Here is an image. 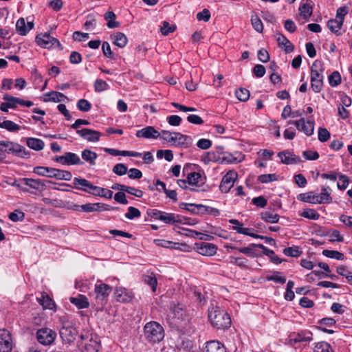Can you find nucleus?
<instances>
[{
  "mask_svg": "<svg viewBox=\"0 0 352 352\" xmlns=\"http://www.w3.org/2000/svg\"><path fill=\"white\" fill-rule=\"evenodd\" d=\"M208 318L212 327L217 329H225L230 327L231 318L230 315L218 306L212 307L208 311Z\"/></svg>",
  "mask_w": 352,
  "mask_h": 352,
  "instance_id": "nucleus-1",
  "label": "nucleus"
},
{
  "mask_svg": "<svg viewBox=\"0 0 352 352\" xmlns=\"http://www.w3.org/2000/svg\"><path fill=\"white\" fill-rule=\"evenodd\" d=\"M205 183V178L199 173L191 172L188 174L186 179L177 180V184L183 189H189L191 191L199 192Z\"/></svg>",
  "mask_w": 352,
  "mask_h": 352,
  "instance_id": "nucleus-2",
  "label": "nucleus"
},
{
  "mask_svg": "<svg viewBox=\"0 0 352 352\" xmlns=\"http://www.w3.org/2000/svg\"><path fill=\"white\" fill-rule=\"evenodd\" d=\"M324 67L321 61L316 60L311 68V87L315 93L321 91L323 86Z\"/></svg>",
  "mask_w": 352,
  "mask_h": 352,
  "instance_id": "nucleus-3",
  "label": "nucleus"
},
{
  "mask_svg": "<svg viewBox=\"0 0 352 352\" xmlns=\"http://www.w3.org/2000/svg\"><path fill=\"white\" fill-rule=\"evenodd\" d=\"M144 333L146 340L151 343L159 342L164 337L163 327L155 321L149 322L145 324Z\"/></svg>",
  "mask_w": 352,
  "mask_h": 352,
  "instance_id": "nucleus-4",
  "label": "nucleus"
},
{
  "mask_svg": "<svg viewBox=\"0 0 352 352\" xmlns=\"http://www.w3.org/2000/svg\"><path fill=\"white\" fill-rule=\"evenodd\" d=\"M0 149H3L5 155L11 154L14 156L28 159L30 157L29 151L21 144L11 141L0 140Z\"/></svg>",
  "mask_w": 352,
  "mask_h": 352,
  "instance_id": "nucleus-5",
  "label": "nucleus"
},
{
  "mask_svg": "<svg viewBox=\"0 0 352 352\" xmlns=\"http://www.w3.org/2000/svg\"><path fill=\"white\" fill-rule=\"evenodd\" d=\"M59 334L63 342L70 344L75 340L78 331L73 322L64 317L61 319Z\"/></svg>",
  "mask_w": 352,
  "mask_h": 352,
  "instance_id": "nucleus-6",
  "label": "nucleus"
},
{
  "mask_svg": "<svg viewBox=\"0 0 352 352\" xmlns=\"http://www.w3.org/2000/svg\"><path fill=\"white\" fill-rule=\"evenodd\" d=\"M151 218L160 221L166 224L173 225L182 221L179 219V214L169 213L157 209H148L146 212Z\"/></svg>",
  "mask_w": 352,
  "mask_h": 352,
  "instance_id": "nucleus-7",
  "label": "nucleus"
},
{
  "mask_svg": "<svg viewBox=\"0 0 352 352\" xmlns=\"http://www.w3.org/2000/svg\"><path fill=\"white\" fill-rule=\"evenodd\" d=\"M78 346L82 352H99L100 344L96 336L86 333L80 336Z\"/></svg>",
  "mask_w": 352,
  "mask_h": 352,
  "instance_id": "nucleus-8",
  "label": "nucleus"
},
{
  "mask_svg": "<svg viewBox=\"0 0 352 352\" xmlns=\"http://www.w3.org/2000/svg\"><path fill=\"white\" fill-rule=\"evenodd\" d=\"M348 12L349 10L347 7H340L337 10L336 18L330 19L327 22V27L329 29L338 36L342 34L340 29L343 25L344 16Z\"/></svg>",
  "mask_w": 352,
  "mask_h": 352,
  "instance_id": "nucleus-9",
  "label": "nucleus"
},
{
  "mask_svg": "<svg viewBox=\"0 0 352 352\" xmlns=\"http://www.w3.org/2000/svg\"><path fill=\"white\" fill-rule=\"evenodd\" d=\"M94 292L98 305L100 307H103L107 302L108 296L111 292V287L104 283L96 284L95 285Z\"/></svg>",
  "mask_w": 352,
  "mask_h": 352,
  "instance_id": "nucleus-10",
  "label": "nucleus"
},
{
  "mask_svg": "<svg viewBox=\"0 0 352 352\" xmlns=\"http://www.w3.org/2000/svg\"><path fill=\"white\" fill-rule=\"evenodd\" d=\"M56 336V331L46 327L38 329L36 333L37 341L44 346L52 344L54 342Z\"/></svg>",
  "mask_w": 352,
  "mask_h": 352,
  "instance_id": "nucleus-11",
  "label": "nucleus"
},
{
  "mask_svg": "<svg viewBox=\"0 0 352 352\" xmlns=\"http://www.w3.org/2000/svg\"><path fill=\"white\" fill-rule=\"evenodd\" d=\"M54 161L67 166L83 164V162L80 160V157L72 152H67L63 155L56 156L54 158Z\"/></svg>",
  "mask_w": 352,
  "mask_h": 352,
  "instance_id": "nucleus-12",
  "label": "nucleus"
},
{
  "mask_svg": "<svg viewBox=\"0 0 352 352\" xmlns=\"http://www.w3.org/2000/svg\"><path fill=\"white\" fill-rule=\"evenodd\" d=\"M289 124H294L300 131H302L306 135L310 136L314 131V122L300 118L298 120H289Z\"/></svg>",
  "mask_w": 352,
  "mask_h": 352,
  "instance_id": "nucleus-13",
  "label": "nucleus"
},
{
  "mask_svg": "<svg viewBox=\"0 0 352 352\" xmlns=\"http://www.w3.org/2000/svg\"><path fill=\"white\" fill-rule=\"evenodd\" d=\"M195 249L203 256H210L217 253V247L213 243L200 241L195 243Z\"/></svg>",
  "mask_w": 352,
  "mask_h": 352,
  "instance_id": "nucleus-14",
  "label": "nucleus"
},
{
  "mask_svg": "<svg viewBox=\"0 0 352 352\" xmlns=\"http://www.w3.org/2000/svg\"><path fill=\"white\" fill-rule=\"evenodd\" d=\"M237 178V173L234 171L228 172L222 178L219 185V190L221 192L227 193L234 186Z\"/></svg>",
  "mask_w": 352,
  "mask_h": 352,
  "instance_id": "nucleus-15",
  "label": "nucleus"
},
{
  "mask_svg": "<svg viewBox=\"0 0 352 352\" xmlns=\"http://www.w3.org/2000/svg\"><path fill=\"white\" fill-rule=\"evenodd\" d=\"M12 349V341L10 332L0 329V352H10Z\"/></svg>",
  "mask_w": 352,
  "mask_h": 352,
  "instance_id": "nucleus-16",
  "label": "nucleus"
},
{
  "mask_svg": "<svg viewBox=\"0 0 352 352\" xmlns=\"http://www.w3.org/2000/svg\"><path fill=\"white\" fill-rule=\"evenodd\" d=\"M312 333L307 330H302L297 333L294 332L289 336V340L292 343L309 342L313 340Z\"/></svg>",
  "mask_w": 352,
  "mask_h": 352,
  "instance_id": "nucleus-17",
  "label": "nucleus"
},
{
  "mask_svg": "<svg viewBox=\"0 0 352 352\" xmlns=\"http://www.w3.org/2000/svg\"><path fill=\"white\" fill-rule=\"evenodd\" d=\"M3 99L6 102L1 104L0 109L3 112H8V109H16L21 102V98L12 96L8 94L3 95Z\"/></svg>",
  "mask_w": 352,
  "mask_h": 352,
  "instance_id": "nucleus-18",
  "label": "nucleus"
},
{
  "mask_svg": "<svg viewBox=\"0 0 352 352\" xmlns=\"http://www.w3.org/2000/svg\"><path fill=\"white\" fill-rule=\"evenodd\" d=\"M278 156L280 159L281 162L285 164H295L302 162L298 156L294 155L289 150L279 152Z\"/></svg>",
  "mask_w": 352,
  "mask_h": 352,
  "instance_id": "nucleus-19",
  "label": "nucleus"
},
{
  "mask_svg": "<svg viewBox=\"0 0 352 352\" xmlns=\"http://www.w3.org/2000/svg\"><path fill=\"white\" fill-rule=\"evenodd\" d=\"M76 133L81 138L90 142H96L99 141L101 133L99 131L89 129H82L77 130Z\"/></svg>",
  "mask_w": 352,
  "mask_h": 352,
  "instance_id": "nucleus-20",
  "label": "nucleus"
},
{
  "mask_svg": "<svg viewBox=\"0 0 352 352\" xmlns=\"http://www.w3.org/2000/svg\"><path fill=\"white\" fill-rule=\"evenodd\" d=\"M137 138H144L146 139H157L160 138V132L156 130L152 126H146L136 132Z\"/></svg>",
  "mask_w": 352,
  "mask_h": 352,
  "instance_id": "nucleus-21",
  "label": "nucleus"
},
{
  "mask_svg": "<svg viewBox=\"0 0 352 352\" xmlns=\"http://www.w3.org/2000/svg\"><path fill=\"white\" fill-rule=\"evenodd\" d=\"M36 41L42 47H50L55 43L59 44L58 39L52 37L49 34H41L36 36Z\"/></svg>",
  "mask_w": 352,
  "mask_h": 352,
  "instance_id": "nucleus-22",
  "label": "nucleus"
},
{
  "mask_svg": "<svg viewBox=\"0 0 352 352\" xmlns=\"http://www.w3.org/2000/svg\"><path fill=\"white\" fill-rule=\"evenodd\" d=\"M73 185L76 189L90 194L91 193V190L94 186L89 181L80 177H74L73 180Z\"/></svg>",
  "mask_w": 352,
  "mask_h": 352,
  "instance_id": "nucleus-23",
  "label": "nucleus"
},
{
  "mask_svg": "<svg viewBox=\"0 0 352 352\" xmlns=\"http://www.w3.org/2000/svg\"><path fill=\"white\" fill-rule=\"evenodd\" d=\"M114 295L116 300L120 302H128L133 298V293L124 287H116Z\"/></svg>",
  "mask_w": 352,
  "mask_h": 352,
  "instance_id": "nucleus-24",
  "label": "nucleus"
},
{
  "mask_svg": "<svg viewBox=\"0 0 352 352\" xmlns=\"http://www.w3.org/2000/svg\"><path fill=\"white\" fill-rule=\"evenodd\" d=\"M175 140V146L182 148H188L190 147L193 142L192 138L190 136L184 135L178 132Z\"/></svg>",
  "mask_w": 352,
  "mask_h": 352,
  "instance_id": "nucleus-25",
  "label": "nucleus"
},
{
  "mask_svg": "<svg viewBox=\"0 0 352 352\" xmlns=\"http://www.w3.org/2000/svg\"><path fill=\"white\" fill-rule=\"evenodd\" d=\"M205 352H226V347L218 340H210L206 343Z\"/></svg>",
  "mask_w": 352,
  "mask_h": 352,
  "instance_id": "nucleus-26",
  "label": "nucleus"
},
{
  "mask_svg": "<svg viewBox=\"0 0 352 352\" xmlns=\"http://www.w3.org/2000/svg\"><path fill=\"white\" fill-rule=\"evenodd\" d=\"M252 246H257V248L261 249L263 250V254L270 258L271 261L273 263L276 264H279L282 262V260L277 255H276L275 252L273 250L268 249L264 245L261 243H252Z\"/></svg>",
  "mask_w": 352,
  "mask_h": 352,
  "instance_id": "nucleus-27",
  "label": "nucleus"
},
{
  "mask_svg": "<svg viewBox=\"0 0 352 352\" xmlns=\"http://www.w3.org/2000/svg\"><path fill=\"white\" fill-rule=\"evenodd\" d=\"M111 38L113 41V43L119 47H124L126 46L128 39L126 36L122 32H116L111 35Z\"/></svg>",
  "mask_w": 352,
  "mask_h": 352,
  "instance_id": "nucleus-28",
  "label": "nucleus"
},
{
  "mask_svg": "<svg viewBox=\"0 0 352 352\" xmlns=\"http://www.w3.org/2000/svg\"><path fill=\"white\" fill-rule=\"evenodd\" d=\"M177 132H170L166 130H162L160 132V138L170 146H175L176 136Z\"/></svg>",
  "mask_w": 352,
  "mask_h": 352,
  "instance_id": "nucleus-29",
  "label": "nucleus"
},
{
  "mask_svg": "<svg viewBox=\"0 0 352 352\" xmlns=\"http://www.w3.org/2000/svg\"><path fill=\"white\" fill-rule=\"evenodd\" d=\"M276 41L279 46H282L286 53L292 52L294 47L291 42L282 34H278Z\"/></svg>",
  "mask_w": 352,
  "mask_h": 352,
  "instance_id": "nucleus-30",
  "label": "nucleus"
},
{
  "mask_svg": "<svg viewBox=\"0 0 352 352\" xmlns=\"http://www.w3.org/2000/svg\"><path fill=\"white\" fill-rule=\"evenodd\" d=\"M64 98H67V97L62 93L58 92V91H50L48 93H46L44 95L43 101L47 102H61L64 100Z\"/></svg>",
  "mask_w": 352,
  "mask_h": 352,
  "instance_id": "nucleus-31",
  "label": "nucleus"
},
{
  "mask_svg": "<svg viewBox=\"0 0 352 352\" xmlns=\"http://www.w3.org/2000/svg\"><path fill=\"white\" fill-rule=\"evenodd\" d=\"M26 144L29 148L36 151L43 150L45 146V143L42 140L35 138H28Z\"/></svg>",
  "mask_w": 352,
  "mask_h": 352,
  "instance_id": "nucleus-32",
  "label": "nucleus"
},
{
  "mask_svg": "<svg viewBox=\"0 0 352 352\" xmlns=\"http://www.w3.org/2000/svg\"><path fill=\"white\" fill-rule=\"evenodd\" d=\"M173 318L180 321H185L187 320V315L186 311L179 305H174L171 307Z\"/></svg>",
  "mask_w": 352,
  "mask_h": 352,
  "instance_id": "nucleus-33",
  "label": "nucleus"
},
{
  "mask_svg": "<svg viewBox=\"0 0 352 352\" xmlns=\"http://www.w3.org/2000/svg\"><path fill=\"white\" fill-rule=\"evenodd\" d=\"M25 185L29 186L32 189L41 190L43 189L45 185L40 179H34L31 178H23L21 179Z\"/></svg>",
  "mask_w": 352,
  "mask_h": 352,
  "instance_id": "nucleus-34",
  "label": "nucleus"
},
{
  "mask_svg": "<svg viewBox=\"0 0 352 352\" xmlns=\"http://www.w3.org/2000/svg\"><path fill=\"white\" fill-rule=\"evenodd\" d=\"M81 156L82 160L88 162L91 166L96 164V160L98 157L96 153L89 149H85L82 151Z\"/></svg>",
  "mask_w": 352,
  "mask_h": 352,
  "instance_id": "nucleus-35",
  "label": "nucleus"
},
{
  "mask_svg": "<svg viewBox=\"0 0 352 352\" xmlns=\"http://www.w3.org/2000/svg\"><path fill=\"white\" fill-rule=\"evenodd\" d=\"M70 302L79 309L87 308L89 305L87 298L83 295L70 298Z\"/></svg>",
  "mask_w": 352,
  "mask_h": 352,
  "instance_id": "nucleus-36",
  "label": "nucleus"
},
{
  "mask_svg": "<svg viewBox=\"0 0 352 352\" xmlns=\"http://www.w3.org/2000/svg\"><path fill=\"white\" fill-rule=\"evenodd\" d=\"M104 19L107 21V25L109 28H115L120 26V22L116 21V16L112 11H108L104 14Z\"/></svg>",
  "mask_w": 352,
  "mask_h": 352,
  "instance_id": "nucleus-37",
  "label": "nucleus"
},
{
  "mask_svg": "<svg viewBox=\"0 0 352 352\" xmlns=\"http://www.w3.org/2000/svg\"><path fill=\"white\" fill-rule=\"evenodd\" d=\"M261 218L265 222L275 223L278 221L280 217L271 211H264L261 213Z\"/></svg>",
  "mask_w": 352,
  "mask_h": 352,
  "instance_id": "nucleus-38",
  "label": "nucleus"
},
{
  "mask_svg": "<svg viewBox=\"0 0 352 352\" xmlns=\"http://www.w3.org/2000/svg\"><path fill=\"white\" fill-rule=\"evenodd\" d=\"M33 172L38 175L45 176L53 178L54 168L44 166H36L34 168Z\"/></svg>",
  "mask_w": 352,
  "mask_h": 352,
  "instance_id": "nucleus-39",
  "label": "nucleus"
},
{
  "mask_svg": "<svg viewBox=\"0 0 352 352\" xmlns=\"http://www.w3.org/2000/svg\"><path fill=\"white\" fill-rule=\"evenodd\" d=\"M322 192L320 195H316L318 197V204H329L332 201L331 193L327 191V188L322 187Z\"/></svg>",
  "mask_w": 352,
  "mask_h": 352,
  "instance_id": "nucleus-40",
  "label": "nucleus"
},
{
  "mask_svg": "<svg viewBox=\"0 0 352 352\" xmlns=\"http://www.w3.org/2000/svg\"><path fill=\"white\" fill-rule=\"evenodd\" d=\"M52 176H54L53 178L65 181H70L72 178L71 172L57 168H54V173Z\"/></svg>",
  "mask_w": 352,
  "mask_h": 352,
  "instance_id": "nucleus-41",
  "label": "nucleus"
},
{
  "mask_svg": "<svg viewBox=\"0 0 352 352\" xmlns=\"http://www.w3.org/2000/svg\"><path fill=\"white\" fill-rule=\"evenodd\" d=\"M298 200H300L304 202L310 203V204H318V197L316 195H314L313 192H309L306 193H301L298 196Z\"/></svg>",
  "mask_w": 352,
  "mask_h": 352,
  "instance_id": "nucleus-42",
  "label": "nucleus"
},
{
  "mask_svg": "<svg viewBox=\"0 0 352 352\" xmlns=\"http://www.w3.org/2000/svg\"><path fill=\"white\" fill-rule=\"evenodd\" d=\"M0 128L6 129L10 132H16L20 130L21 127L11 120H3L0 122Z\"/></svg>",
  "mask_w": 352,
  "mask_h": 352,
  "instance_id": "nucleus-43",
  "label": "nucleus"
},
{
  "mask_svg": "<svg viewBox=\"0 0 352 352\" xmlns=\"http://www.w3.org/2000/svg\"><path fill=\"white\" fill-rule=\"evenodd\" d=\"M312 6L309 3H302L299 8L300 14L306 20L312 14Z\"/></svg>",
  "mask_w": 352,
  "mask_h": 352,
  "instance_id": "nucleus-44",
  "label": "nucleus"
},
{
  "mask_svg": "<svg viewBox=\"0 0 352 352\" xmlns=\"http://www.w3.org/2000/svg\"><path fill=\"white\" fill-rule=\"evenodd\" d=\"M322 254L324 256L331 258H335L338 261H343L344 259V255L336 250H324L322 251Z\"/></svg>",
  "mask_w": 352,
  "mask_h": 352,
  "instance_id": "nucleus-45",
  "label": "nucleus"
},
{
  "mask_svg": "<svg viewBox=\"0 0 352 352\" xmlns=\"http://www.w3.org/2000/svg\"><path fill=\"white\" fill-rule=\"evenodd\" d=\"M38 300L44 309H53L55 307L54 301L47 295H42L41 298H38Z\"/></svg>",
  "mask_w": 352,
  "mask_h": 352,
  "instance_id": "nucleus-46",
  "label": "nucleus"
},
{
  "mask_svg": "<svg viewBox=\"0 0 352 352\" xmlns=\"http://www.w3.org/2000/svg\"><path fill=\"white\" fill-rule=\"evenodd\" d=\"M144 281L146 284L149 285L153 292H155L157 285V280L155 276L151 273V274L144 276Z\"/></svg>",
  "mask_w": 352,
  "mask_h": 352,
  "instance_id": "nucleus-47",
  "label": "nucleus"
},
{
  "mask_svg": "<svg viewBox=\"0 0 352 352\" xmlns=\"http://www.w3.org/2000/svg\"><path fill=\"white\" fill-rule=\"evenodd\" d=\"M300 215L311 220H318L320 217V214L314 209H305Z\"/></svg>",
  "mask_w": 352,
  "mask_h": 352,
  "instance_id": "nucleus-48",
  "label": "nucleus"
},
{
  "mask_svg": "<svg viewBox=\"0 0 352 352\" xmlns=\"http://www.w3.org/2000/svg\"><path fill=\"white\" fill-rule=\"evenodd\" d=\"M283 253L287 256L298 257L302 254V251L299 247L292 246L285 248L283 250Z\"/></svg>",
  "mask_w": 352,
  "mask_h": 352,
  "instance_id": "nucleus-49",
  "label": "nucleus"
},
{
  "mask_svg": "<svg viewBox=\"0 0 352 352\" xmlns=\"http://www.w3.org/2000/svg\"><path fill=\"white\" fill-rule=\"evenodd\" d=\"M314 352H334L331 345L325 342H318L314 348Z\"/></svg>",
  "mask_w": 352,
  "mask_h": 352,
  "instance_id": "nucleus-50",
  "label": "nucleus"
},
{
  "mask_svg": "<svg viewBox=\"0 0 352 352\" xmlns=\"http://www.w3.org/2000/svg\"><path fill=\"white\" fill-rule=\"evenodd\" d=\"M235 96L240 101L245 102L250 98V91L245 88H240L235 91Z\"/></svg>",
  "mask_w": 352,
  "mask_h": 352,
  "instance_id": "nucleus-51",
  "label": "nucleus"
},
{
  "mask_svg": "<svg viewBox=\"0 0 352 352\" xmlns=\"http://www.w3.org/2000/svg\"><path fill=\"white\" fill-rule=\"evenodd\" d=\"M251 22L252 27L256 32L260 33L263 32V25L261 20L257 15L254 14L252 16Z\"/></svg>",
  "mask_w": 352,
  "mask_h": 352,
  "instance_id": "nucleus-52",
  "label": "nucleus"
},
{
  "mask_svg": "<svg viewBox=\"0 0 352 352\" xmlns=\"http://www.w3.org/2000/svg\"><path fill=\"white\" fill-rule=\"evenodd\" d=\"M124 216L126 219L132 220L135 218H139L141 216V212L139 209L135 207L129 206L128 208V211L125 213Z\"/></svg>",
  "mask_w": 352,
  "mask_h": 352,
  "instance_id": "nucleus-53",
  "label": "nucleus"
},
{
  "mask_svg": "<svg viewBox=\"0 0 352 352\" xmlns=\"http://www.w3.org/2000/svg\"><path fill=\"white\" fill-rule=\"evenodd\" d=\"M16 29L17 32L22 36H25L28 34L26 23L23 18H20L16 24Z\"/></svg>",
  "mask_w": 352,
  "mask_h": 352,
  "instance_id": "nucleus-54",
  "label": "nucleus"
},
{
  "mask_svg": "<svg viewBox=\"0 0 352 352\" xmlns=\"http://www.w3.org/2000/svg\"><path fill=\"white\" fill-rule=\"evenodd\" d=\"M267 280H271L281 284H283L286 282L285 276H280V272L278 271L274 272L271 276H268L267 277Z\"/></svg>",
  "mask_w": 352,
  "mask_h": 352,
  "instance_id": "nucleus-55",
  "label": "nucleus"
},
{
  "mask_svg": "<svg viewBox=\"0 0 352 352\" xmlns=\"http://www.w3.org/2000/svg\"><path fill=\"white\" fill-rule=\"evenodd\" d=\"M156 155L159 159L164 157L168 162H171L173 160V154L170 150H159L157 151Z\"/></svg>",
  "mask_w": 352,
  "mask_h": 352,
  "instance_id": "nucleus-56",
  "label": "nucleus"
},
{
  "mask_svg": "<svg viewBox=\"0 0 352 352\" xmlns=\"http://www.w3.org/2000/svg\"><path fill=\"white\" fill-rule=\"evenodd\" d=\"M278 176L276 174H263L258 177V181L263 184L276 181Z\"/></svg>",
  "mask_w": 352,
  "mask_h": 352,
  "instance_id": "nucleus-57",
  "label": "nucleus"
},
{
  "mask_svg": "<svg viewBox=\"0 0 352 352\" xmlns=\"http://www.w3.org/2000/svg\"><path fill=\"white\" fill-rule=\"evenodd\" d=\"M329 82L331 87H336L341 82V76L338 72H333L329 76Z\"/></svg>",
  "mask_w": 352,
  "mask_h": 352,
  "instance_id": "nucleus-58",
  "label": "nucleus"
},
{
  "mask_svg": "<svg viewBox=\"0 0 352 352\" xmlns=\"http://www.w3.org/2000/svg\"><path fill=\"white\" fill-rule=\"evenodd\" d=\"M77 108L83 112L89 111L91 108V103L85 99H80L77 102Z\"/></svg>",
  "mask_w": 352,
  "mask_h": 352,
  "instance_id": "nucleus-59",
  "label": "nucleus"
},
{
  "mask_svg": "<svg viewBox=\"0 0 352 352\" xmlns=\"http://www.w3.org/2000/svg\"><path fill=\"white\" fill-rule=\"evenodd\" d=\"M109 85L102 79H97L94 82V89L96 92H101L107 90Z\"/></svg>",
  "mask_w": 352,
  "mask_h": 352,
  "instance_id": "nucleus-60",
  "label": "nucleus"
},
{
  "mask_svg": "<svg viewBox=\"0 0 352 352\" xmlns=\"http://www.w3.org/2000/svg\"><path fill=\"white\" fill-rule=\"evenodd\" d=\"M349 184V177L345 175H339V182L337 184L338 188L341 190H345Z\"/></svg>",
  "mask_w": 352,
  "mask_h": 352,
  "instance_id": "nucleus-61",
  "label": "nucleus"
},
{
  "mask_svg": "<svg viewBox=\"0 0 352 352\" xmlns=\"http://www.w3.org/2000/svg\"><path fill=\"white\" fill-rule=\"evenodd\" d=\"M113 172L118 175L122 176L128 172V169L125 164L120 163L113 166Z\"/></svg>",
  "mask_w": 352,
  "mask_h": 352,
  "instance_id": "nucleus-62",
  "label": "nucleus"
},
{
  "mask_svg": "<svg viewBox=\"0 0 352 352\" xmlns=\"http://www.w3.org/2000/svg\"><path fill=\"white\" fill-rule=\"evenodd\" d=\"M330 133L326 128L320 127L318 129V140L322 142H327L330 138Z\"/></svg>",
  "mask_w": 352,
  "mask_h": 352,
  "instance_id": "nucleus-63",
  "label": "nucleus"
},
{
  "mask_svg": "<svg viewBox=\"0 0 352 352\" xmlns=\"http://www.w3.org/2000/svg\"><path fill=\"white\" fill-rule=\"evenodd\" d=\"M24 217V213L19 210H15L9 214V219L14 222L23 221Z\"/></svg>",
  "mask_w": 352,
  "mask_h": 352,
  "instance_id": "nucleus-64",
  "label": "nucleus"
}]
</instances>
